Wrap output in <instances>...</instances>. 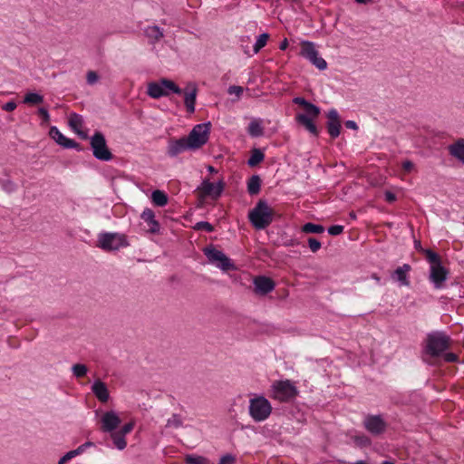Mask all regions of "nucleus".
<instances>
[{
  "instance_id": "nucleus-1",
  "label": "nucleus",
  "mask_w": 464,
  "mask_h": 464,
  "mask_svg": "<svg viewBox=\"0 0 464 464\" xmlns=\"http://www.w3.org/2000/svg\"><path fill=\"white\" fill-rule=\"evenodd\" d=\"M293 102L302 107L304 111V113H298L296 115V121L303 125L311 134L318 136L319 131L314 123V120L319 116L320 109L303 97H295Z\"/></svg>"
},
{
  "instance_id": "nucleus-2",
  "label": "nucleus",
  "mask_w": 464,
  "mask_h": 464,
  "mask_svg": "<svg viewBox=\"0 0 464 464\" xmlns=\"http://www.w3.org/2000/svg\"><path fill=\"white\" fill-rule=\"evenodd\" d=\"M275 210L266 201L260 199L248 213V219L256 229H265L274 220Z\"/></svg>"
},
{
  "instance_id": "nucleus-3",
  "label": "nucleus",
  "mask_w": 464,
  "mask_h": 464,
  "mask_svg": "<svg viewBox=\"0 0 464 464\" xmlns=\"http://www.w3.org/2000/svg\"><path fill=\"white\" fill-rule=\"evenodd\" d=\"M450 337L443 332H432L427 335L425 353L437 358L446 352L450 345Z\"/></svg>"
},
{
  "instance_id": "nucleus-4",
  "label": "nucleus",
  "mask_w": 464,
  "mask_h": 464,
  "mask_svg": "<svg viewBox=\"0 0 464 464\" xmlns=\"http://www.w3.org/2000/svg\"><path fill=\"white\" fill-rule=\"evenodd\" d=\"M426 260L430 264V279L436 287H440L447 279L448 270L441 265L439 254L432 250H423Z\"/></svg>"
},
{
  "instance_id": "nucleus-5",
  "label": "nucleus",
  "mask_w": 464,
  "mask_h": 464,
  "mask_svg": "<svg viewBox=\"0 0 464 464\" xmlns=\"http://www.w3.org/2000/svg\"><path fill=\"white\" fill-rule=\"evenodd\" d=\"M298 394V390L290 380L275 381L271 385V397L280 402H288Z\"/></svg>"
},
{
  "instance_id": "nucleus-6",
  "label": "nucleus",
  "mask_w": 464,
  "mask_h": 464,
  "mask_svg": "<svg viewBox=\"0 0 464 464\" xmlns=\"http://www.w3.org/2000/svg\"><path fill=\"white\" fill-rule=\"evenodd\" d=\"M248 413L256 422L265 421L272 413V405L265 396H256L249 400Z\"/></svg>"
},
{
  "instance_id": "nucleus-7",
  "label": "nucleus",
  "mask_w": 464,
  "mask_h": 464,
  "mask_svg": "<svg viewBox=\"0 0 464 464\" xmlns=\"http://www.w3.org/2000/svg\"><path fill=\"white\" fill-rule=\"evenodd\" d=\"M169 92L181 94L182 90L171 80L162 78L159 82L148 83L147 93L153 99H160L168 96Z\"/></svg>"
},
{
  "instance_id": "nucleus-8",
  "label": "nucleus",
  "mask_w": 464,
  "mask_h": 464,
  "mask_svg": "<svg viewBox=\"0 0 464 464\" xmlns=\"http://www.w3.org/2000/svg\"><path fill=\"white\" fill-rule=\"evenodd\" d=\"M204 254L208 257V262L223 271H230L236 268L233 261L227 257L222 251L217 249L213 246L204 248Z\"/></svg>"
},
{
  "instance_id": "nucleus-9",
  "label": "nucleus",
  "mask_w": 464,
  "mask_h": 464,
  "mask_svg": "<svg viewBox=\"0 0 464 464\" xmlns=\"http://www.w3.org/2000/svg\"><path fill=\"white\" fill-rule=\"evenodd\" d=\"M97 246L106 251L118 250L122 246H127L126 237L119 233H102L98 236Z\"/></svg>"
},
{
  "instance_id": "nucleus-10",
  "label": "nucleus",
  "mask_w": 464,
  "mask_h": 464,
  "mask_svg": "<svg viewBox=\"0 0 464 464\" xmlns=\"http://www.w3.org/2000/svg\"><path fill=\"white\" fill-rule=\"evenodd\" d=\"M91 148L92 150L93 156L102 161H109L113 158L112 153L110 151L104 135L96 131L91 138Z\"/></svg>"
},
{
  "instance_id": "nucleus-11",
  "label": "nucleus",
  "mask_w": 464,
  "mask_h": 464,
  "mask_svg": "<svg viewBox=\"0 0 464 464\" xmlns=\"http://www.w3.org/2000/svg\"><path fill=\"white\" fill-rule=\"evenodd\" d=\"M210 123L196 125L187 138L192 149H198L207 143L210 133Z\"/></svg>"
},
{
  "instance_id": "nucleus-12",
  "label": "nucleus",
  "mask_w": 464,
  "mask_h": 464,
  "mask_svg": "<svg viewBox=\"0 0 464 464\" xmlns=\"http://www.w3.org/2000/svg\"><path fill=\"white\" fill-rule=\"evenodd\" d=\"M362 424L364 429L374 437L382 435L388 428L387 421L381 414H367Z\"/></svg>"
},
{
  "instance_id": "nucleus-13",
  "label": "nucleus",
  "mask_w": 464,
  "mask_h": 464,
  "mask_svg": "<svg viewBox=\"0 0 464 464\" xmlns=\"http://www.w3.org/2000/svg\"><path fill=\"white\" fill-rule=\"evenodd\" d=\"M223 189L224 183L222 181L215 184L210 182L208 179H205L197 188V191L198 192V197L202 199L210 198L216 200L221 196Z\"/></svg>"
},
{
  "instance_id": "nucleus-14",
  "label": "nucleus",
  "mask_w": 464,
  "mask_h": 464,
  "mask_svg": "<svg viewBox=\"0 0 464 464\" xmlns=\"http://www.w3.org/2000/svg\"><path fill=\"white\" fill-rule=\"evenodd\" d=\"M121 421V420L117 412L114 411H106L102 415L100 420L101 430L106 433L114 432Z\"/></svg>"
},
{
  "instance_id": "nucleus-15",
  "label": "nucleus",
  "mask_w": 464,
  "mask_h": 464,
  "mask_svg": "<svg viewBox=\"0 0 464 464\" xmlns=\"http://www.w3.org/2000/svg\"><path fill=\"white\" fill-rule=\"evenodd\" d=\"M49 136L63 148L75 149L78 151L82 150L81 144L72 139L65 137L55 126H52L50 128Z\"/></svg>"
},
{
  "instance_id": "nucleus-16",
  "label": "nucleus",
  "mask_w": 464,
  "mask_h": 464,
  "mask_svg": "<svg viewBox=\"0 0 464 464\" xmlns=\"http://www.w3.org/2000/svg\"><path fill=\"white\" fill-rule=\"evenodd\" d=\"M327 130L329 135L335 139L341 132V119L335 109H331L327 113Z\"/></svg>"
},
{
  "instance_id": "nucleus-17",
  "label": "nucleus",
  "mask_w": 464,
  "mask_h": 464,
  "mask_svg": "<svg viewBox=\"0 0 464 464\" xmlns=\"http://www.w3.org/2000/svg\"><path fill=\"white\" fill-rule=\"evenodd\" d=\"M184 94V103L186 106V110L188 113H193L195 111V104L198 94V88L195 83L189 82L184 90H182L181 94Z\"/></svg>"
},
{
  "instance_id": "nucleus-18",
  "label": "nucleus",
  "mask_w": 464,
  "mask_h": 464,
  "mask_svg": "<svg viewBox=\"0 0 464 464\" xmlns=\"http://www.w3.org/2000/svg\"><path fill=\"white\" fill-rule=\"evenodd\" d=\"M192 149L186 137L176 140H170L168 146V154L170 157H176L183 151Z\"/></svg>"
},
{
  "instance_id": "nucleus-19",
  "label": "nucleus",
  "mask_w": 464,
  "mask_h": 464,
  "mask_svg": "<svg viewBox=\"0 0 464 464\" xmlns=\"http://www.w3.org/2000/svg\"><path fill=\"white\" fill-rule=\"evenodd\" d=\"M92 392L95 397L102 403L107 402L110 398V392L105 382L101 380H95L92 385Z\"/></svg>"
},
{
  "instance_id": "nucleus-20",
  "label": "nucleus",
  "mask_w": 464,
  "mask_h": 464,
  "mask_svg": "<svg viewBox=\"0 0 464 464\" xmlns=\"http://www.w3.org/2000/svg\"><path fill=\"white\" fill-rule=\"evenodd\" d=\"M141 218L148 224L150 233H158L160 231V223L155 219V214L152 209L146 208L141 214Z\"/></svg>"
},
{
  "instance_id": "nucleus-21",
  "label": "nucleus",
  "mask_w": 464,
  "mask_h": 464,
  "mask_svg": "<svg viewBox=\"0 0 464 464\" xmlns=\"http://www.w3.org/2000/svg\"><path fill=\"white\" fill-rule=\"evenodd\" d=\"M411 269V267L410 265L404 264L394 270L392 277L393 280L398 281L401 284V286H408L409 281L407 279V275Z\"/></svg>"
},
{
  "instance_id": "nucleus-22",
  "label": "nucleus",
  "mask_w": 464,
  "mask_h": 464,
  "mask_svg": "<svg viewBox=\"0 0 464 464\" xmlns=\"http://www.w3.org/2000/svg\"><path fill=\"white\" fill-rule=\"evenodd\" d=\"M448 151L450 155L464 164V139H459L454 143L449 145Z\"/></svg>"
},
{
  "instance_id": "nucleus-23",
  "label": "nucleus",
  "mask_w": 464,
  "mask_h": 464,
  "mask_svg": "<svg viewBox=\"0 0 464 464\" xmlns=\"http://www.w3.org/2000/svg\"><path fill=\"white\" fill-rule=\"evenodd\" d=\"M255 290H273L275 282L267 276H259L254 279Z\"/></svg>"
},
{
  "instance_id": "nucleus-24",
  "label": "nucleus",
  "mask_w": 464,
  "mask_h": 464,
  "mask_svg": "<svg viewBox=\"0 0 464 464\" xmlns=\"http://www.w3.org/2000/svg\"><path fill=\"white\" fill-rule=\"evenodd\" d=\"M83 120L82 117L77 113H71L69 117V125L70 127L82 138L85 139L87 135L81 131V128L82 127Z\"/></svg>"
},
{
  "instance_id": "nucleus-25",
  "label": "nucleus",
  "mask_w": 464,
  "mask_h": 464,
  "mask_svg": "<svg viewBox=\"0 0 464 464\" xmlns=\"http://www.w3.org/2000/svg\"><path fill=\"white\" fill-rule=\"evenodd\" d=\"M247 132L251 137L257 138L264 135L263 121L261 119L252 120L247 127Z\"/></svg>"
},
{
  "instance_id": "nucleus-26",
  "label": "nucleus",
  "mask_w": 464,
  "mask_h": 464,
  "mask_svg": "<svg viewBox=\"0 0 464 464\" xmlns=\"http://www.w3.org/2000/svg\"><path fill=\"white\" fill-rule=\"evenodd\" d=\"M300 46V55L304 59H307L314 54H318V51L315 49V45L313 42L303 41L301 42Z\"/></svg>"
},
{
  "instance_id": "nucleus-27",
  "label": "nucleus",
  "mask_w": 464,
  "mask_h": 464,
  "mask_svg": "<svg viewBox=\"0 0 464 464\" xmlns=\"http://www.w3.org/2000/svg\"><path fill=\"white\" fill-rule=\"evenodd\" d=\"M265 160V154L260 149L254 148L250 151V157L247 160L249 167H256Z\"/></svg>"
},
{
  "instance_id": "nucleus-28",
  "label": "nucleus",
  "mask_w": 464,
  "mask_h": 464,
  "mask_svg": "<svg viewBox=\"0 0 464 464\" xmlns=\"http://www.w3.org/2000/svg\"><path fill=\"white\" fill-rule=\"evenodd\" d=\"M144 34L149 39L154 42L160 41L164 36L163 30L157 25L146 27Z\"/></svg>"
},
{
  "instance_id": "nucleus-29",
  "label": "nucleus",
  "mask_w": 464,
  "mask_h": 464,
  "mask_svg": "<svg viewBox=\"0 0 464 464\" xmlns=\"http://www.w3.org/2000/svg\"><path fill=\"white\" fill-rule=\"evenodd\" d=\"M261 179L258 175H253L247 181V191L250 195H257L261 188Z\"/></svg>"
},
{
  "instance_id": "nucleus-30",
  "label": "nucleus",
  "mask_w": 464,
  "mask_h": 464,
  "mask_svg": "<svg viewBox=\"0 0 464 464\" xmlns=\"http://www.w3.org/2000/svg\"><path fill=\"white\" fill-rule=\"evenodd\" d=\"M301 231L305 234H322L324 232V227L322 225L308 222L301 227Z\"/></svg>"
},
{
  "instance_id": "nucleus-31",
  "label": "nucleus",
  "mask_w": 464,
  "mask_h": 464,
  "mask_svg": "<svg viewBox=\"0 0 464 464\" xmlns=\"http://www.w3.org/2000/svg\"><path fill=\"white\" fill-rule=\"evenodd\" d=\"M152 202L158 207H164L168 203V196L161 190H155L151 195Z\"/></svg>"
},
{
  "instance_id": "nucleus-32",
  "label": "nucleus",
  "mask_w": 464,
  "mask_h": 464,
  "mask_svg": "<svg viewBox=\"0 0 464 464\" xmlns=\"http://www.w3.org/2000/svg\"><path fill=\"white\" fill-rule=\"evenodd\" d=\"M44 102V96L35 92H28L24 98V102L30 105H37Z\"/></svg>"
},
{
  "instance_id": "nucleus-33",
  "label": "nucleus",
  "mask_w": 464,
  "mask_h": 464,
  "mask_svg": "<svg viewBox=\"0 0 464 464\" xmlns=\"http://www.w3.org/2000/svg\"><path fill=\"white\" fill-rule=\"evenodd\" d=\"M306 60H308L313 65H314L319 70H324L327 67L326 61L319 56L318 54H314L310 57H308Z\"/></svg>"
},
{
  "instance_id": "nucleus-34",
  "label": "nucleus",
  "mask_w": 464,
  "mask_h": 464,
  "mask_svg": "<svg viewBox=\"0 0 464 464\" xmlns=\"http://www.w3.org/2000/svg\"><path fill=\"white\" fill-rule=\"evenodd\" d=\"M111 436L113 440L114 446L118 450H122L126 448L127 442H126L125 437L122 436V434H120L118 432H111Z\"/></svg>"
},
{
  "instance_id": "nucleus-35",
  "label": "nucleus",
  "mask_w": 464,
  "mask_h": 464,
  "mask_svg": "<svg viewBox=\"0 0 464 464\" xmlns=\"http://www.w3.org/2000/svg\"><path fill=\"white\" fill-rule=\"evenodd\" d=\"M72 372L76 378H82L88 372V368L85 364L76 363L72 366Z\"/></svg>"
},
{
  "instance_id": "nucleus-36",
  "label": "nucleus",
  "mask_w": 464,
  "mask_h": 464,
  "mask_svg": "<svg viewBox=\"0 0 464 464\" xmlns=\"http://www.w3.org/2000/svg\"><path fill=\"white\" fill-rule=\"evenodd\" d=\"M186 464H208V459L206 457L198 456V455H187L185 457Z\"/></svg>"
},
{
  "instance_id": "nucleus-37",
  "label": "nucleus",
  "mask_w": 464,
  "mask_h": 464,
  "mask_svg": "<svg viewBox=\"0 0 464 464\" xmlns=\"http://www.w3.org/2000/svg\"><path fill=\"white\" fill-rule=\"evenodd\" d=\"M269 34H262L258 36L256 44L253 46V51L255 53H257L263 47L266 46Z\"/></svg>"
},
{
  "instance_id": "nucleus-38",
  "label": "nucleus",
  "mask_w": 464,
  "mask_h": 464,
  "mask_svg": "<svg viewBox=\"0 0 464 464\" xmlns=\"http://www.w3.org/2000/svg\"><path fill=\"white\" fill-rule=\"evenodd\" d=\"M182 424L181 417L179 414H172L171 417L168 419L166 427L179 429Z\"/></svg>"
},
{
  "instance_id": "nucleus-39",
  "label": "nucleus",
  "mask_w": 464,
  "mask_h": 464,
  "mask_svg": "<svg viewBox=\"0 0 464 464\" xmlns=\"http://www.w3.org/2000/svg\"><path fill=\"white\" fill-rule=\"evenodd\" d=\"M0 187L6 193H12L16 190L17 186L14 182L10 179H0Z\"/></svg>"
},
{
  "instance_id": "nucleus-40",
  "label": "nucleus",
  "mask_w": 464,
  "mask_h": 464,
  "mask_svg": "<svg viewBox=\"0 0 464 464\" xmlns=\"http://www.w3.org/2000/svg\"><path fill=\"white\" fill-rule=\"evenodd\" d=\"M307 243L310 250L313 253H316L322 246L321 242L314 237H309L307 239Z\"/></svg>"
},
{
  "instance_id": "nucleus-41",
  "label": "nucleus",
  "mask_w": 464,
  "mask_h": 464,
  "mask_svg": "<svg viewBox=\"0 0 464 464\" xmlns=\"http://www.w3.org/2000/svg\"><path fill=\"white\" fill-rule=\"evenodd\" d=\"M195 229L197 230H204L206 232H213L214 231V227L208 223V222H206V221H200V222H198L196 225H195Z\"/></svg>"
},
{
  "instance_id": "nucleus-42",
  "label": "nucleus",
  "mask_w": 464,
  "mask_h": 464,
  "mask_svg": "<svg viewBox=\"0 0 464 464\" xmlns=\"http://www.w3.org/2000/svg\"><path fill=\"white\" fill-rule=\"evenodd\" d=\"M38 114L42 118V125H47L50 121V115L45 108H40Z\"/></svg>"
},
{
  "instance_id": "nucleus-43",
  "label": "nucleus",
  "mask_w": 464,
  "mask_h": 464,
  "mask_svg": "<svg viewBox=\"0 0 464 464\" xmlns=\"http://www.w3.org/2000/svg\"><path fill=\"white\" fill-rule=\"evenodd\" d=\"M343 231V227L341 225H334L328 228V233L332 236H338Z\"/></svg>"
},
{
  "instance_id": "nucleus-44",
  "label": "nucleus",
  "mask_w": 464,
  "mask_h": 464,
  "mask_svg": "<svg viewBox=\"0 0 464 464\" xmlns=\"http://www.w3.org/2000/svg\"><path fill=\"white\" fill-rule=\"evenodd\" d=\"M99 79V76L96 72L94 71H89L86 76L87 82L90 85L94 84Z\"/></svg>"
},
{
  "instance_id": "nucleus-45",
  "label": "nucleus",
  "mask_w": 464,
  "mask_h": 464,
  "mask_svg": "<svg viewBox=\"0 0 464 464\" xmlns=\"http://www.w3.org/2000/svg\"><path fill=\"white\" fill-rule=\"evenodd\" d=\"M244 89L241 86L232 85L228 88L227 92L229 94H235L237 97H240L243 93Z\"/></svg>"
},
{
  "instance_id": "nucleus-46",
  "label": "nucleus",
  "mask_w": 464,
  "mask_h": 464,
  "mask_svg": "<svg viewBox=\"0 0 464 464\" xmlns=\"http://www.w3.org/2000/svg\"><path fill=\"white\" fill-rule=\"evenodd\" d=\"M74 457H75V451L70 450L59 459L58 464H64L65 462H67L68 460H70L71 459H72Z\"/></svg>"
},
{
  "instance_id": "nucleus-47",
  "label": "nucleus",
  "mask_w": 464,
  "mask_h": 464,
  "mask_svg": "<svg viewBox=\"0 0 464 464\" xmlns=\"http://www.w3.org/2000/svg\"><path fill=\"white\" fill-rule=\"evenodd\" d=\"M133 430V423H126L118 433L122 434L125 437L126 434L130 433Z\"/></svg>"
},
{
  "instance_id": "nucleus-48",
  "label": "nucleus",
  "mask_w": 464,
  "mask_h": 464,
  "mask_svg": "<svg viewBox=\"0 0 464 464\" xmlns=\"http://www.w3.org/2000/svg\"><path fill=\"white\" fill-rule=\"evenodd\" d=\"M234 461L235 457L230 454H227L220 459L219 464H233Z\"/></svg>"
},
{
  "instance_id": "nucleus-49",
  "label": "nucleus",
  "mask_w": 464,
  "mask_h": 464,
  "mask_svg": "<svg viewBox=\"0 0 464 464\" xmlns=\"http://www.w3.org/2000/svg\"><path fill=\"white\" fill-rule=\"evenodd\" d=\"M444 360L447 362H454L458 360L457 354L453 353H446L443 354Z\"/></svg>"
},
{
  "instance_id": "nucleus-50",
  "label": "nucleus",
  "mask_w": 464,
  "mask_h": 464,
  "mask_svg": "<svg viewBox=\"0 0 464 464\" xmlns=\"http://www.w3.org/2000/svg\"><path fill=\"white\" fill-rule=\"evenodd\" d=\"M16 107L17 104L14 101H11L4 104L3 110L5 111H13L16 109Z\"/></svg>"
},
{
  "instance_id": "nucleus-51",
  "label": "nucleus",
  "mask_w": 464,
  "mask_h": 464,
  "mask_svg": "<svg viewBox=\"0 0 464 464\" xmlns=\"http://www.w3.org/2000/svg\"><path fill=\"white\" fill-rule=\"evenodd\" d=\"M413 166H414L413 163L410 160H405L402 162V169L407 173L411 171V169H413Z\"/></svg>"
},
{
  "instance_id": "nucleus-52",
  "label": "nucleus",
  "mask_w": 464,
  "mask_h": 464,
  "mask_svg": "<svg viewBox=\"0 0 464 464\" xmlns=\"http://www.w3.org/2000/svg\"><path fill=\"white\" fill-rule=\"evenodd\" d=\"M384 196H385V200L389 203H392L396 200L395 194H393L391 191H386Z\"/></svg>"
},
{
  "instance_id": "nucleus-53",
  "label": "nucleus",
  "mask_w": 464,
  "mask_h": 464,
  "mask_svg": "<svg viewBox=\"0 0 464 464\" xmlns=\"http://www.w3.org/2000/svg\"><path fill=\"white\" fill-rule=\"evenodd\" d=\"M344 125L346 128L348 129H351V130H357L358 129V125L355 121H346L344 122Z\"/></svg>"
},
{
  "instance_id": "nucleus-54",
  "label": "nucleus",
  "mask_w": 464,
  "mask_h": 464,
  "mask_svg": "<svg viewBox=\"0 0 464 464\" xmlns=\"http://www.w3.org/2000/svg\"><path fill=\"white\" fill-rule=\"evenodd\" d=\"M87 444L88 443H84V444L79 446L76 450H73L72 451H75V456L81 454L84 450V449L87 447Z\"/></svg>"
},
{
  "instance_id": "nucleus-55",
  "label": "nucleus",
  "mask_w": 464,
  "mask_h": 464,
  "mask_svg": "<svg viewBox=\"0 0 464 464\" xmlns=\"http://www.w3.org/2000/svg\"><path fill=\"white\" fill-rule=\"evenodd\" d=\"M414 244H415V248L418 251L423 253V250H425V249L421 247L420 242V241H415Z\"/></svg>"
},
{
  "instance_id": "nucleus-56",
  "label": "nucleus",
  "mask_w": 464,
  "mask_h": 464,
  "mask_svg": "<svg viewBox=\"0 0 464 464\" xmlns=\"http://www.w3.org/2000/svg\"><path fill=\"white\" fill-rule=\"evenodd\" d=\"M288 46V43H287V40L285 39L281 44H280V49L281 50H285Z\"/></svg>"
},
{
  "instance_id": "nucleus-57",
  "label": "nucleus",
  "mask_w": 464,
  "mask_h": 464,
  "mask_svg": "<svg viewBox=\"0 0 464 464\" xmlns=\"http://www.w3.org/2000/svg\"><path fill=\"white\" fill-rule=\"evenodd\" d=\"M256 294H259L261 296H266L267 294H269L270 292H265V291H262V292H256Z\"/></svg>"
},
{
  "instance_id": "nucleus-58",
  "label": "nucleus",
  "mask_w": 464,
  "mask_h": 464,
  "mask_svg": "<svg viewBox=\"0 0 464 464\" xmlns=\"http://www.w3.org/2000/svg\"><path fill=\"white\" fill-rule=\"evenodd\" d=\"M208 170H209V172H215L216 171L215 168L212 167V166L208 167Z\"/></svg>"
},
{
  "instance_id": "nucleus-59",
  "label": "nucleus",
  "mask_w": 464,
  "mask_h": 464,
  "mask_svg": "<svg viewBox=\"0 0 464 464\" xmlns=\"http://www.w3.org/2000/svg\"><path fill=\"white\" fill-rule=\"evenodd\" d=\"M355 464H367V463L363 460H359Z\"/></svg>"
},
{
  "instance_id": "nucleus-60",
  "label": "nucleus",
  "mask_w": 464,
  "mask_h": 464,
  "mask_svg": "<svg viewBox=\"0 0 464 464\" xmlns=\"http://www.w3.org/2000/svg\"><path fill=\"white\" fill-rule=\"evenodd\" d=\"M161 23H162L163 24H166V21H165V20H162V21H161Z\"/></svg>"
},
{
  "instance_id": "nucleus-61",
  "label": "nucleus",
  "mask_w": 464,
  "mask_h": 464,
  "mask_svg": "<svg viewBox=\"0 0 464 464\" xmlns=\"http://www.w3.org/2000/svg\"><path fill=\"white\" fill-rule=\"evenodd\" d=\"M88 443H89V444H87V447H90V446L92 445V443H91V442H88Z\"/></svg>"
}]
</instances>
